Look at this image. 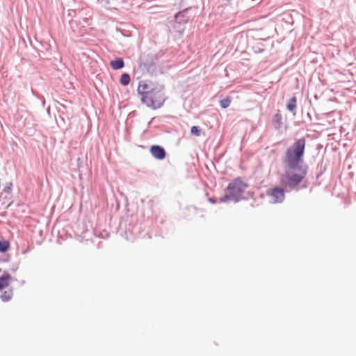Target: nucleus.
I'll use <instances>...</instances> for the list:
<instances>
[{
	"label": "nucleus",
	"mask_w": 356,
	"mask_h": 356,
	"mask_svg": "<svg viewBox=\"0 0 356 356\" xmlns=\"http://www.w3.org/2000/svg\"><path fill=\"white\" fill-rule=\"evenodd\" d=\"M152 155L156 159L162 160L166 156V152L162 147L159 145H152L149 149Z\"/></svg>",
	"instance_id": "0eeeda50"
},
{
	"label": "nucleus",
	"mask_w": 356,
	"mask_h": 356,
	"mask_svg": "<svg viewBox=\"0 0 356 356\" xmlns=\"http://www.w3.org/2000/svg\"><path fill=\"white\" fill-rule=\"evenodd\" d=\"M10 248V243L8 241H0V252H6Z\"/></svg>",
	"instance_id": "ddd939ff"
},
{
	"label": "nucleus",
	"mask_w": 356,
	"mask_h": 356,
	"mask_svg": "<svg viewBox=\"0 0 356 356\" xmlns=\"http://www.w3.org/2000/svg\"><path fill=\"white\" fill-rule=\"evenodd\" d=\"M305 144V139L300 138L287 149L284 162L289 169L296 170V168H304L303 156Z\"/></svg>",
	"instance_id": "f257e3e1"
},
{
	"label": "nucleus",
	"mask_w": 356,
	"mask_h": 356,
	"mask_svg": "<svg viewBox=\"0 0 356 356\" xmlns=\"http://www.w3.org/2000/svg\"><path fill=\"white\" fill-rule=\"evenodd\" d=\"M270 196L273 203H281L285 198L284 191L280 187L273 188L270 193Z\"/></svg>",
	"instance_id": "423d86ee"
},
{
	"label": "nucleus",
	"mask_w": 356,
	"mask_h": 356,
	"mask_svg": "<svg viewBox=\"0 0 356 356\" xmlns=\"http://www.w3.org/2000/svg\"><path fill=\"white\" fill-rule=\"evenodd\" d=\"M149 97V101L143 102L148 106H152L154 108L160 107L164 102V95L162 90L159 88H155L154 90H152L151 92L147 95Z\"/></svg>",
	"instance_id": "20e7f679"
},
{
	"label": "nucleus",
	"mask_w": 356,
	"mask_h": 356,
	"mask_svg": "<svg viewBox=\"0 0 356 356\" xmlns=\"http://www.w3.org/2000/svg\"><path fill=\"white\" fill-rule=\"evenodd\" d=\"M191 132L192 134L199 136L201 134V129H200L199 127L193 126L191 129Z\"/></svg>",
	"instance_id": "dca6fc26"
},
{
	"label": "nucleus",
	"mask_w": 356,
	"mask_h": 356,
	"mask_svg": "<svg viewBox=\"0 0 356 356\" xmlns=\"http://www.w3.org/2000/svg\"><path fill=\"white\" fill-rule=\"evenodd\" d=\"M120 82L123 86H127L130 82V76L128 74L124 73L121 75Z\"/></svg>",
	"instance_id": "f8f14e48"
},
{
	"label": "nucleus",
	"mask_w": 356,
	"mask_h": 356,
	"mask_svg": "<svg viewBox=\"0 0 356 356\" xmlns=\"http://www.w3.org/2000/svg\"><path fill=\"white\" fill-rule=\"evenodd\" d=\"M12 291H4V293L1 296V298L3 301H8L11 299L12 297Z\"/></svg>",
	"instance_id": "2eb2a0df"
},
{
	"label": "nucleus",
	"mask_w": 356,
	"mask_h": 356,
	"mask_svg": "<svg viewBox=\"0 0 356 356\" xmlns=\"http://www.w3.org/2000/svg\"><path fill=\"white\" fill-rule=\"evenodd\" d=\"M282 117L280 113H277L273 118V122L275 129H278L282 124Z\"/></svg>",
	"instance_id": "9d476101"
},
{
	"label": "nucleus",
	"mask_w": 356,
	"mask_h": 356,
	"mask_svg": "<svg viewBox=\"0 0 356 356\" xmlns=\"http://www.w3.org/2000/svg\"><path fill=\"white\" fill-rule=\"evenodd\" d=\"M11 280L10 275L5 271H2L0 268V290L7 287Z\"/></svg>",
	"instance_id": "6e6552de"
},
{
	"label": "nucleus",
	"mask_w": 356,
	"mask_h": 356,
	"mask_svg": "<svg viewBox=\"0 0 356 356\" xmlns=\"http://www.w3.org/2000/svg\"><path fill=\"white\" fill-rule=\"evenodd\" d=\"M110 65L113 70H120L124 65V61L122 58H118L114 60H111Z\"/></svg>",
	"instance_id": "1a4fd4ad"
},
{
	"label": "nucleus",
	"mask_w": 356,
	"mask_h": 356,
	"mask_svg": "<svg viewBox=\"0 0 356 356\" xmlns=\"http://www.w3.org/2000/svg\"><path fill=\"white\" fill-rule=\"evenodd\" d=\"M296 103H297V99L296 97H293L292 98H291L289 101L287 106H286L287 109L291 112H294L297 107Z\"/></svg>",
	"instance_id": "9b49d317"
},
{
	"label": "nucleus",
	"mask_w": 356,
	"mask_h": 356,
	"mask_svg": "<svg viewBox=\"0 0 356 356\" xmlns=\"http://www.w3.org/2000/svg\"><path fill=\"white\" fill-rule=\"evenodd\" d=\"M246 188L247 184L240 178L235 179L228 185L227 188V194L224 198L222 199V201H225L227 199H234L237 200L238 197L243 193Z\"/></svg>",
	"instance_id": "7ed1b4c3"
},
{
	"label": "nucleus",
	"mask_w": 356,
	"mask_h": 356,
	"mask_svg": "<svg viewBox=\"0 0 356 356\" xmlns=\"http://www.w3.org/2000/svg\"><path fill=\"white\" fill-rule=\"evenodd\" d=\"M156 87H153V85L151 83H147V81H140L139 83L138 87V92L140 95H142V101L147 102L149 101V97L147 95L151 92L152 90H154Z\"/></svg>",
	"instance_id": "39448f33"
},
{
	"label": "nucleus",
	"mask_w": 356,
	"mask_h": 356,
	"mask_svg": "<svg viewBox=\"0 0 356 356\" xmlns=\"http://www.w3.org/2000/svg\"><path fill=\"white\" fill-rule=\"evenodd\" d=\"M232 102V98L227 97V98L220 101V105L222 108H227L229 106Z\"/></svg>",
	"instance_id": "4468645a"
},
{
	"label": "nucleus",
	"mask_w": 356,
	"mask_h": 356,
	"mask_svg": "<svg viewBox=\"0 0 356 356\" xmlns=\"http://www.w3.org/2000/svg\"><path fill=\"white\" fill-rule=\"evenodd\" d=\"M307 169V165H305L304 168H296V170L288 168V170L281 177V185L291 189L296 188L305 177Z\"/></svg>",
	"instance_id": "f03ea898"
}]
</instances>
